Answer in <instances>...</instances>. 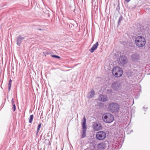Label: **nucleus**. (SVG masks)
I'll list each match as a JSON object with an SVG mask.
<instances>
[{"instance_id": "obj_27", "label": "nucleus", "mask_w": 150, "mask_h": 150, "mask_svg": "<svg viewBox=\"0 0 150 150\" xmlns=\"http://www.w3.org/2000/svg\"><path fill=\"white\" fill-rule=\"evenodd\" d=\"M38 30H42L41 28H39V29H38Z\"/></svg>"}, {"instance_id": "obj_20", "label": "nucleus", "mask_w": 150, "mask_h": 150, "mask_svg": "<svg viewBox=\"0 0 150 150\" xmlns=\"http://www.w3.org/2000/svg\"><path fill=\"white\" fill-rule=\"evenodd\" d=\"M12 105L13 106L12 108V109L13 111H15L16 109V105L15 104H13V105Z\"/></svg>"}, {"instance_id": "obj_23", "label": "nucleus", "mask_w": 150, "mask_h": 150, "mask_svg": "<svg viewBox=\"0 0 150 150\" xmlns=\"http://www.w3.org/2000/svg\"><path fill=\"white\" fill-rule=\"evenodd\" d=\"M11 87V85L8 84V90L9 91Z\"/></svg>"}, {"instance_id": "obj_2", "label": "nucleus", "mask_w": 150, "mask_h": 150, "mask_svg": "<svg viewBox=\"0 0 150 150\" xmlns=\"http://www.w3.org/2000/svg\"><path fill=\"white\" fill-rule=\"evenodd\" d=\"M120 108V105L115 102H111L109 103L108 109L112 112H118Z\"/></svg>"}, {"instance_id": "obj_12", "label": "nucleus", "mask_w": 150, "mask_h": 150, "mask_svg": "<svg viewBox=\"0 0 150 150\" xmlns=\"http://www.w3.org/2000/svg\"><path fill=\"white\" fill-rule=\"evenodd\" d=\"M97 147L99 150H103L106 147V144L105 143H101L97 145Z\"/></svg>"}, {"instance_id": "obj_9", "label": "nucleus", "mask_w": 150, "mask_h": 150, "mask_svg": "<svg viewBox=\"0 0 150 150\" xmlns=\"http://www.w3.org/2000/svg\"><path fill=\"white\" fill-rule=\"evenodd\" d=\"M92 127L95 131H98L102 129V126L100 123L94 122L93 124Z\"/></svg>"}, {"instance_id": "obj_22", "label": "nucleus", "mask_w": 150, "mask_h": 150, "mask_svg": "<svg viewBox=\"0 0 150 150\" xmlns=\"http://www.w3.org/2000/svg\"><path fill=\"white\" fill-rule=\"evenodd\" d=\"M11 104L12 105H13V104H14V102L13 101V98H12V99L11 100Z\"/></svg>"}, {"instance_id": "obj_7", "label": "nucleus", "mask_w": 150, "mask_h": 150, "mask_svg": "<svg viewBox=\"0 0 150 150\" xmlns=\"http://www.w3.org/2000/svg\"><path fill=\"white\" fill-rule=\"evenodd\" d=\"M127 58L124 55L120 56L118 60V63L120 65H124L126 64L127 62Z\"/></svg>"}, {"instance_id": "obj_18", "label": "nucleus", "mask_w": 150, "mask_h": 150, "mask_svg": "<svg viewBox=\"0 0 150 150\" xmlns=\"http://www.w3.org/2000/svg\"><path fill=\"white\" fill-rule=\"evenodd\" d=\"M122 16L120 17L119 19V20L118 21V24H119L121 21L122 20Z\"/></svg>"}, {"instance_id": "obj_13", "label": "nucleus", "mask_w": 150, "mask_h": 150, "mask_svg": "<svg viewBox=\"0 0 150 150\" xmlns=\"http://www.w3.org/2000/svg\"><path fill=\"white\" fill-rule=\"evenodd\" d=\"M98 99L103 102H106L108 100V98L106 96L101 95L99 96Z\"/></svg>"}, {"instance_id": "obj_11", "label": "nucleus", "mask_w": 150, "mask_h": 150, "mask_svg": "<svg viewBox=\"0 0 150 150\" xmlns=\"http://www.w3.org/2000/svg\"><path fill=\"white\" fill-rule=\"evenodd\" d=\"M131 58L133 61L137 62L139 60L140 57L139 54H132Z\"/></svg>"}, {"instance_id": "obj_5", "label": "nucleus", "mask_w": 150, "mask_h": 150, "mask_svg": "<svg viewBox=\"0 0 150 150\" xmlns=\"http://www.w3.org/2000/svg\"><path fill=\"white\" fill-rule=\"evenodd\" d=\"M86 124V119L85 116H84L81 124L83 129L82 130V133L81 137V138H84L86 136V132L87 129Z\"/></svg>"}, {"instance_id": "obj_25", "label": "nucleus", "mask_w": 150, "mask_h": 150, "mask_svg": "<svg viewBox=\"0 0 150 150\" xmlns=\"http://www.w3.org/2000/svg\"><path fill=\"white\" fill-rule=\"evenodd\" d=\"M125 1L126 2H129V1H130V0H125Z\"/></svg>"}, {"instance_id": "obj_15", "label": "nucleus", "mask_w": 150, "mask_h": 150, "mask_svg": "<svg viewBox=\"0 0 150 150\" xmlns=\"http://www.w3.org/2000/svg\"><path fill=\"white\" fill-rule=\"evenodd\" d=\"M95 94V92L93 89H92L88 95V98L89 99H90L93 97Z\"/></svg>"}, {"instance_id": "obj_26", "label": "nucleus", "mask_w": 150, "mask_h": 150, "mask_svg": "<svg viewBox=\"0 0 150 150\" xmlns=\"http://www.w3.org/2000/svg\"><path fill=\"white\" fill-rule=\"evenodd\" d=\"M43 53L44 54V55L46 56V55H45L46 53L43 52ZM46 54H49V53L47 52V53H46Z\"/></svg>"}, {"instance_id": "obj_4", "label": "nucleus", "mask_w": 150, "mask_h": 150, "mask_svg": "<svg viewBox=\"0 0 150 150\" xmlns=\"http://www.w3.org/2000/svg\"><path fill=\"white\" fill-rule=\"evenodd\" d=\"M112 74L115 76L120 77L123 74L122 69L118 67H114L112 70Z\"/></svg>"}, {"instance_id": "obj_1", "label": "nucleus", "mask_w": 150, "mask_h": 150, "mask_svg": "<svg viewBox=\"0 0 150 150\" xmlns=\"http://www.w3.org/2000/svg\"><path fill=\"white\" fill-rule=\"evenodd\" d=\"M136 45L139 48L144 46L146 43V40L145 38L141 36L137 37L135 40Z\"/></svg>"}, {"instance_id": "obj_24", "label": "nucleus", "mask_w": 150, "mask_h": 150, "mask_svg": "<svg viewBox=\"0 0 150 150\" xmlns=\"http://www.w3.org/2000/svg\"><path fill=\"white\" fill-rule=\"evenodd\" d=\"M11 82H12V80L11 79H10L8 83V84H10L11 85Z\"/></svg>"}, {"instance_id": "obj_17", "label": "nucleus", "mask_w": 150, "mask_h": 150, "mask_svg": "<svg viewBox=\"0 0 150 150\" xmlns=\"http://www.w3.org/2000/svg\"><path fill=\"white\" fill-rule=\"evenodd\" d=\"M41 124L40 123L39 124L38 126V127H37V133H36L37 135L38 134L39 132V131L40 129V128L41 127Z\"/></svg>"}, {"instance_id": "obj_21", "label": "nucleus", "mask_w": 150, "mask_h": 150, "mask_svg": "<svg viewBox=\"0 0 150 150\" xmlns=\"http://www.w3.org/2000/svg\"><path fill=\"white\" fill-rule=\"evenodd\" d=\"M52 56L53 57L56 58H57L58 59H60V57L57 55H52Z\"/></svg>"}, {"instance_id": "obj_8", "label": "nucleus", "mask_w": 150, "mask_h": 150, "mask_svg": "<svg viewBox=\"0 0 150 150\" xmlns=\"http://www.w3.org/2000/svg\"><path fill=\"white\" fill-rule=\"evenodd\" d=\"M111 86L113 89L115 91H117L121 88V84L117 82L112 83Z\"/></svg>"}, {"instance_id": "obj_10", "label": "nucleus", "mask_w": 150, "mask_h": 150, "mask_svg": "<svg viewBox=\"0 0 150 150\" xmlns=\"http://www.w3.org/2000/svg\"><path fill=\"white\" fill-rule=\"evenodd\" d=\"M25 38V37H23L21 35H18L16 39V44L17 45L20 46L23 41L24 40V39Z\"/></svg>"}, {"instance_id": "obj_3", "label": "nucleus", "mask_w": 150, "mask_h": 150, "mask_svg": "<svg viewBox=\"0 0 150 150\" xmlns=\"http://www.w3.org/2000/svg\"><path fill=\"white\" fill-rule=\"evenodd\" d=\"M103 119L104 122L108 123L112 122L114 120L113 115L109 113L104 114L103 116Z\"/></svg>"}, {"instance_id": "obj_6", "label": "nucleus", "mask_w": 150, "mask_h": 150, "mask_svg": "<svg viewBox=\"0 0 150 150\" xmlns=\"http://www.w3.org/2000/svg\"><path fill=\"white\" fill-rule=\"evenodd\" d=\"M106 137V133L103 131H99L96 134V138L99 140H102L104 139Z\"/></svg>"}, {"instance_id": "obj_14", "label": "nucleus", "mask_w": 150, "mask_h": 150, "mask_svg": "<svg viewBox=\"0 0 150 150\" xmlns=\"http://www.w3.org/2000/svg\"><path fill=\"white\" fill-rule=\"evenodd\" d=\"M98 45V43L97 42L95 44L93 45L92 47L89 50V51L91 52H93L97 48Z\"/></svg>"}, {"instance_id": "obj_19", "label": "nucleus", "mask_w": 150, "mask_h": 150, "mask_svg": "<svg viewBox=\"0 0 150 150\" xmlns=\"http://www.w3.org/2000/svg\"><path fill=\"white\" fill-rule=\"evenodd\" d=\"M107 92L108 93L111 94L112 93V92L111 89H107Z\"/></svg>"}, {"instance_id": "obj_16", "label": "nucleus", "mask_w": 150, "mask_h": 150, "mask_svg": "<svg viewBox=\"0 0 150 150\" xmlns=\"http://www.w3.org/2000/svg\"><path fill=\"white\" fill-rule=\"evenodd\" d=\"M34 116L33 115H31L30 116L29 119V123H31L32 122L33 120V119Z\"/></svg>"}]
</instances>
